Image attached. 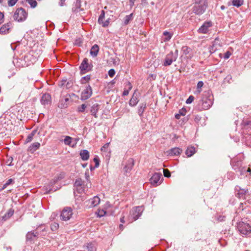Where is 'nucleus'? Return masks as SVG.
<instances>
[{"label": "nucleus", "mask_w": 251, "mask_h": 251, "mask_svg": "<svg viewBox=\"0 0 251 251\" xmlns=\"http://www.w3.org/2000/svg\"><path fill=\"white\" fill-rule=\"evenodd\" d=\"M13 181V179L10 178V179H9L2 186V187H1V188L0 189V191H1L2 190H4V189H5L6 188V187L10 184L11 183H12V182Z\"/></svg>", "instance_id": "obj_37"}, {"label": "nucleus", "mask_w": 251, "mask_h": 251, "mask_svg": "<svg viewBox=\"0 0 251 251\" xmlns=\"http://www.w3.org/2000/svg\"><path fill=\"white\" fill-rule=\"evenodd\" d=\"M134 165V161L133 159L130 158L127 161V164L124 168V172L126 173H129L132 169Z\"/></svg>", "instance_id": "obj_14"}, {"label": "nucleus", "mask_w": 251, "mask_h": 251, "mask_svg": "<svg viewBox=\"0 0 251 251\" xmlns=\"http://www.w3.org/2000/svg\"><path fill=\"white\" fill-rule=\"evenodd\" d=\"M94 161L95 163V168H97L99 166V159L97 157L94 158Z\"/></svg>", "instance_id": "obj_52"}, {"label": "nucleus", "mask_w": 251, "mask_h": 251, "mask_svg": "<svg viewBox=\"0 0 251 251\" xmlns=\"http://www.w3.org/2000/svg\"><path fill=\"white\" fill-rule=\"evenodd\" d=\"M27 16V13L22 7L17 8L13 15V19L18 22L25 20Z\"/></svg>", "instance_id": "obj_2"}, {"label": "nucleus", "mask_w": 251, "mask_h": 251, "mask_svg": "<svg viewBox=\"0 0 251 251\" xmlns=\"http://www.w3.org/2000/svg\"><path fill=\"white\" fill-rule=\"evenodd\" d=\"M178 113L180 114L181 116H184L186 114V110L185 109H182L181 110H179Z\"/></svg>", "instance_id": "obj_56"}, {"label": "nucleus", "mask_w": 251, "mask_h": 251, "mask_svg": "<svg viewBox=\"0 0 251 251\" xmlns=\"http://www.w3.org/2000/svg\"><path fill=\"white\" fill-rule=\"evenodd\" d=\"M80 155L83 160H87L89 158V152L87 150H84L80 151Z\"/></svg>", "instance_id": "obj_22"}, {"label": "nucleus", "mask_w": 251, "mask_h": 251, "mask_svg": "<svg viewBox=\"0 0 251 251\" xmlns=\"http://www.w3.org/2000/svg\"><path fill=\"white\" fill-rule=\"evenodd\" d=\"M81 186H84V183H83V181L80 178L76 179L75 182V187H79Z\"/></svg>", "instance_id": "obj_35"}, {"label": "nucleus", "mask_w": 251, "mask_h": 251, "mask_svg": "<svg viewBox=\"0 0 251 251\" xmlns=\"http://www.w3.org/2000/svg\"><path fill=\"white\" fill-rule=\"evenodd\" d=\"M115 74V71L113 69H111L109 70V71H108V75L110 77H113L114 75Z\"/></svg>", "instance_id": "obj_51"}, {"label": "nucleus", "mask_w": 251, "mask_h": 251, "mask_svg": "<svg viewBox=\"0 0 251 251\" xmlns=\"http://www.w3.org/2000/svg\"><path fill=\"white\" fill-rule=\"evenodd\" d=\"M194 100V96H189V97L188 98V99L186 100V103L187 104H190L192 102V101Z\"/></svg>", "instance_id": "obj_50"}, {"label": "nucleus", "mask_w": 251, "mask_h": 251, "mask_svg": "<svg viewBox=\"0 0 251 251\" xmlns=\"http://www.w3.org/2000/svg\"><path fill=\"white\" fill-rule=\"evenodd\" d=\"M231 54V53H230V51H226L224 54V58L228 59L230 57Z\"/></svg>", "instance_id": "obj_54"}, {"label": "nucleus", "mask_w": 251, "mask_h": 251, "mask_svg": "<svg viewBox=\"0 0 251 251\" xmlns=\"http://www.w3.org/2000/svg\"><path fill=\"white\" fill-rule=\"evenodd\" d=\"M72 137L68 136H66L64 140L65 144L66 145L71 146V144L72 143Z\"/></svg>", "instance_id": "obj_36"}, {"label": "nucleus", "mask_w": 251, "mask_h": 251, "mask_svg": "<svg viewBox=\"0 0 251 251\" xmlns=\"http://www.w3.org/2000/svg\"><path fill=\"white\" fill-rule=\"evenodd\" d=\"M213 46L211 47L210 48L209 51L211 53H213L215 51V50H213Z\"/></svg>", "instance_id": "obj_63"}, {"label": "nucleus", "mask_w": 251, "mask_h": 251, "mask_svg": "<svg viewBox=\"0 0 251 251\" xmlns=\"http://www.w3.org/2000/svg\"><path fill=\"white\" fill-rule=\"evenodd\" d=\"M38 233L37 231H29L27 232L26 238L27 241H32L35 238L37 237Z\"/></svg>", "instance_id": "obj_17"}, {"label": "nucleus", "mask_w": 251, "mask_h": 251, "mask_svg": "<svg viewBox=\"0 0 251 251\" xmlns=\"http://www.w3.org/2000/svg\"><path fill=\"white\" fill-rule=\"evenodd\" d=\"M33 136L32 135H31L30 134H29L28 135V136L27 137V138L25 141V143H27L31 142L33 140Z\"/></svg>", "instance_id": "obj_47"}, {"label": "nucleus", "mask_w": 251, "mask_h": 251, "mask_svg": "<svg viewBox=\"0 0 251 251\" xmlns=\"http://www.w3.org/2000/svg\"><path fill=\"white\" fill-rule=\"evenodd\" d=\"M36 132H37V130L34 129V130H33L31 132L30 134H31V135H32V136L34 137V136L35 135V134H36Z\"/></svg>", "instance_id": "obj_62"}, {"label": "nucleus", "mask_w": 251, "mask_h": 251, "mask_svg": "<svg viewBox=\"0 0 251 251\" xmlns=\"http://www.w3.org/2000/svg\"><path fill=\"white\" fill-rule=\"evenodd\" d=\"M97 214H98V216L99 217H101L103 216L106 214V211L102 209L99 210L97 212Z\"/></svg>", "instance_id": "obj_41"}, {"label": "nucleus", "mask_w": 251, "mask_h": 251, "mask_svg": "<svg viewBox=\"0 0 251 251\" xmlns=\"http://www.w3.org/2000/svg\"><path fill=\"white\" fill-rule=\"evenodd\" d=\"M86 247L88 251H96V247L94 243H87Z\"/></svg>", "instance_id": "obj_28"}, {"label": "nucleus", "mask_w": 251, "mask_h": 251, "mask_svg": "<svg viewBox=\"0 0 251 251\" xmlns=\"http://www.w3.org/2000/svg\"><path fill=\"white\" fill-rule=\"evenodd\" d=\"M251 172V169L250 168H248L247 170L244 168V169L243 170L244 174H245L246 173H250V174Z\"/></svg>", "instance_id": "obj_58"}, {"label": "nucleus", "mask_w": 251, "mask_h": 251, "mask_svg": "<svg viewBox=\"0 0 251 251\" xmlns=\"http://www.w3.org/2000/svg\"><path fill=\"white\" fill-rule=\"evenodd\" d=\"M69 100V98H65L63 100H62L59 104L58 106L61 108H65L67 107L66 102Z\"/></svg>", "instance_id": "obj_27"}, {"label": "nucleus", "mask_w": 251, "mask_h": 251, "mask_svg": "<svg viewBox=\"0 0 251 251\" xmlns=\"http://www.w3.org/2000/svg\"><path fill=\"white\" fill-rule=\"evenodd\" d=\"M196 152L195 148L194 147H188L185 153L188 157L192 156Z\"/></svg>", "instance_id": "obj_24"}, {"label": "nucleus", "mask_w": 251, "mask_h": 251, "mask_svg": "<svg viewBox=\"0 0 251 251\" xmlns=\"http://www.w3.org/2000/svg\"><path fill=\"white\" fill-rule=\"evenodd\" d=\"M73 215L72 209L70 207H65L61 212L60 215L61 220L68 221L70 219Z\"/></svg>", "instance_id": "obj_5"}, {"label": "nucleus", "mask_w": 251, "mask_h": 251, "mask_svg": "<svg viewBox=\"0 0 251 251\" xmlns=\"http://www.w3.org/2000/svg\"><path fill=\"white\" fill-rule=\"evenodd\" d=\"M128 86H129V90H125L124 92H123V95L124 96H127L129 94V90H130L132 88V86H131V85L130 83H128Z\"/></svg>", "instance_id": "obj_46"}, {"label": "nucleus", "mask_w": 251, "mask_h": 251, "mask_svg": "<svg viewBox=\"0 0 251 251\" xmlns=\"http://www.w3.org/2000/svg\"><path fill=\"white\" fill-rule=\"evenodd\" d=\"M212 26L211 22H206L199 28L198 32L200 33L205 34L208 31V29Z\"/></svg>", "instance_id": "obj_10"}, {"label": "nucleus", "mask_w": 251, "mask_h": 251, "mask_svg": "<svg viewBox=\"0 0 251 251\" xmlns=\"http://www.w3.org/2000/svg\"><path fill=\"white\" fill-rule=\"evenodd\" d=\"M66 0H60V2L59 4L60 6H63L64 5L65 1Z\"/></svg>", "instance_id": "obj_59"}, {"label": "nucleus", "mask_w": 251, "mask_h": 251, "mask_svg": "<svg viewBox=\"0 0 251 251\" xmlns=\"http://www.w3.org/2000/svg\"><path fill=\"white\" fill-rule=\"evenodd\" d=\"M51 100V97L49 94H44L41 99V102L43 105L49 104Z\"/></svg>", "instance_id": "obj_16"}, {"label": "nucleus", "mask_w": 251, "mask_h": 251, "mask_svg": "<svg viewBox=\"0 0 251 251\" xmlns=\"http://www.w3.org/2000/svg\"><path fill=\"white\" fill-rule=\"evenodd\" d=\"M99 109V105L98 103L93 104L90 110L91 114L93 115L95 118H97V113Z\"/></svg>", "instance_id": "obj_20"}, {"label": "nucleus", "mask_w": 251, "mask_h": 251, "mask_svg": "<svg viewBox=\"0 0 251 251\" xmlns=\"http://www.w3.org/2000/svg\"><path fill=\"white\" fill-rule=\"evenodd\" d=\"M104 12L103 10L101 11V13L100 14L99 19H98V22L99 23H102L101 22V19H104Z\"/></svg>", "instance_id": "obj_49"}, {"label": "nucleus", "mask_w": 251, "mask_h": 251, "mask_svg": "<svg viewBox=\"0 0 251 251\" xmlns=\"http://www.w3.org/2000/svg\"><path fill=\"white\" fill-rule=\"evenodd\" d=\"M182 152V150L179 148H174L168 151V154L171 156L179 155Z\"/></svg>", "instance_id": "obj_15"}, {"label": "nucleus", "mask_w": 251, "mask_h": 251, "mask_svg": "<svg viewBox=\"0 0 251 251\" xmlns=\"http://www.w3.org/2000/svg\"><path fill=\"white\" fill-rule=\"evenodd\" d=\"M9 30L10 24H4L0 28V33L1 34H6L9 33Z\"/></svg>", "instance_id": "obj_19"}, {"label": "nucleus", "mask_w": 251, "mask_h": 251, "mask_svg": "<svg viewBox=\"0 0 251 251\" xmlns=\"http://www.w3.org/2000/svg\"><path fill=\"white\" fill-rule=\"evenodd\" d=\"M136 0H129L130 6H133Z\"/></svg>", "instance_id": "obj_60"}, {"label": "nucleus", "mask_w": 251, "mask_h": 251, "mask_svg": "<svg viewBox=\"0 0 251 251\" xmlns=\"http://www.w3.org/2000/svg\"><path fill=\"white\" fill-rule=\"evenodd\" d=\"M181 50L184 54L186 55L189 53L190 49L187 46H183Z\"/></svg>", "instance_id": "obj_39"}, {"label": "nucleus", "mask_w": 251, "mask_h": 251, "mask_svg": "<svg viewBox=\"0 0 251 251\" xmlns=\"http://www.w3.org/2000/svg\"><path fill=\"white\" fill-rule=\"evenodd\" d=\"M12 161H13V158L10 157L7 160V161H6V163L7 165L11 166V165H12L11 163H12Z\"/></svg>", "instance_id": "obj_53"}, {"label": "nucleus", "mask_w": 251, "mask_h": 251, "mask_svg": "<svg viewBox=\"0 0 251 251\" xmlns=\"http://www.w3.org/2000/svg\"><path fill=\"white\" fill-rule=\"evenodd\" d=\"M146 108V102L142 103L141 104V105L139 108V109H138V114H139V116H141L142 115Z\"/></svg>", "instance_id": "obj_31"}, {"label": "nucleus", "mask_w": 251, "mask_h": 251, "mask_svg": "<svg viewBox=\"0 0 251 251\" xmlns=\"http://www.w3.org/2000/svg\"><path fill=\"white\" fill-rule=\"evenodd\" d=\"M203 85V82L202 81H200L198 82L197 85V92L198 94H200L201 91V87Z\"/></svg>", "instance_id": "obj_34"}, {"label": "nucleus", "mask_w": 251, "mask_h": 251, "mask_svg": "<svg viewBox=\"0 0 251 251\" xmlns=\"http://www.w3.org/2000/svg\"><path fill=\"white\" fill-rule=\"evenodd\" d=\"M248 190L245 189H241L239 191L238 194L240 197H242L243 195H245Z\"/></svg>", "instance_id": "obj_44"}, {"label": "nucleus", "mask_w": 251, "mask_h": 251, "mask_svg": "<svg viewBox=\"0 0 251 251\" xmlns=\"http://www.w3.org/2000/svg\"><path fill=\"white\" fill-rule=\"evenodd\" d=\"M59 86H65L67 89L70 88L72 86L71 82H67L66 79H63L61 82L59 84Z\"/></svg>", "instance_id": "obj_25"}, {"label": "nucleus", "mask_w": 251, "mask_h": 251, "mask_svg": "<svg viewBox=\"0 0 251 251\" xmlns=\"http://www.w3.org/2000/svg\"><path fill=\"white\" fill-rule=\"evenodd\" d=\"M86 107H87L86 105H85V104H82V105H81L80 106H79L78 107V111L79 112H82L85 110V109Z\"/></svg>", "instance_id": "obj_43"}, {"label": "nucleus", "mask_w": 251, "mask_h": 251, "mask_svg": "<svg viewBox=\"0 0 251 251\" xmlns=\"http://www.w3.org/2000/svg\"><path fill=\"white\" fill-rule=\"evenodd\" d=\"M144 208L142 206H137L133 208L130 212V218L132 221H135L142 215Z\"/></svg>", "instance_id": "obj_4"}, {"label": "nucleus", "mask_w": 251, "mask_h": 251, "mask_svg": "<svg viewBox=\"0 0 251 251\" xmlns=\"http://www.w3.org/2000/svg\"><path fill=\"white\" fill-rule=\"evenodd\" d=\"M100 24H101L102 26L106 27L107 26L109 25V21L106 20L105 22H102V23H99Z\"/></svg>", "instance_id": "obj_55"}, {"label": "nucleus", "mask_w": 251, "mask_h": 251, "mask_svg": "<svg viewBox=\"0 0 251 251\" xmlns=\"http://www.w3.org/2000/svg\"><path fill=\"white\" fill-rule=\"evenodd\" d=\"M163 35L164 36V42H167V41H169L172 37V34L167 31H165L163 33Z\"/></svg>", "instance_id": "obj_29"}, {"label": "nucleus", "mask_w": 251, "mask_h": 251, "mask_svg": "<svg viewBox=\"0 0 251 251\" xmlns=\"http://www.w3.org/2000/svg\"><path fill=\"white\" fill-rule=\"evenodd\" d=\"M3 18H4L3 14L2 12H0V24L3 22Z\"/></svg>", "instance_id": "obj_57"}, {"label": "nucleus", "mask_w": 251, "mask_h": 251, "mask_svg": "<svg viewBox=\"0 0 251 251\" xmlns=\"http://www.w3.org/2000/svg\"><path fill=\"white\" fill-rule=\"evenodd\" d=\"M32 8H35L37 5V2L36 0H25Z\"/></svg>", "instance_id": "obj_32"}, {"label": "nucleus", "mask_w": 251, "mask_h": 251, "mask_svg": "<svg viewBox=\"0 0 251 251\" xmlns=\"http://www.w3.org/2000/svg\"><path fill=\"white\" fill-rule=\"evenodd\" d=\"M18 0H8V5L9 6H14L18 1Z\"/></svg>", "instance_id": "obj_42"}, {"label": "nucleus", "mask_w": 251, "mask_h": 251, "mask_svg": "<svg viewBox=\"0 0 251 251\" xmlns=\"http://www.w3.org/2000/svg\"><path fill=\"white\" fill-rule=\"evenodd\" d=\"M163 174L165 177H169L171 176L170 172L167 169H163Z\"/></svg>", "instance_id": "obj_45"}, {"label": "nucleus", "mask_w": 251, "mask_h": 251, "mask_svg": "<svg viewBox=\"0 0 251 251\" xmlns=\"http://www.w3.org/2000/svg\"><path fill=\"white\" fill-rule=\"evenodd\" d=\"M176 56H174L173 53L172 52L168 54L165 60L163 65L165 66L170 65L173 61H176Z\"/></svg>", "instance_id": "obj_11"}, {"label": "nucleus", "mask_w": 251, "mask_h": 251, "mask_svg": "<svg viewBox=\"0 0 251 251\" xmlns=\"http://www.w3.org/2000/svg\"><path fill=\"white\" fill-rule=\"evenodd\" d=\"M92 94V90L90 85H88L82 92L81 94V100H84L89 99Z\"/></svg>", "instance_id": "obj_7"}, {"label": "nucleus", "mask_w": 251, "mask_h": 251, "mask_svg": "<svg viewBox=\"0 0 251 251\" xmlns=\"http://www.w3.org/2000/svg\"><path fill=\"white\" fill-rule=\"evenodd\" d=\"M109 143H107L104 144L101 148V151L105 153V155L106 156H110V150L109 149Z\"/></svg>", "instance_id": "obj_21"}, {"label": "nucleus", "mask_w": 251, "mask_h": 251, "mask_svg": "<svg viewBox=\"0 0 251 251\" xmlns=\"http://www.w3.org/2000/svg\"><path fill=\"white\" fill-rule=\"evenodd\" d=\"M162 174L160 173H155L150 178V183L153 186H156L161 184Z\"/></svg>", "instance_id": "obj_6"}, {"label": "nucleus", "mask_w": 251, "mask_h": 251, "mask_svg": "<svg viewBox=\"0 0 251 251\" xmlns=\"http://www.w3.org/2000/svg\"><path fill=\"white\" fill-rule=\"evenodd\" d=\"M137 91L135 90L132 95V98L129 101V104L131 106H135L137 103L139 101L138 99V94L137 93Z\"/></svg>", "instance_id": "obj_13"}, {"label": "nucleus", "mask_w": 251, "mask_h": 251, "mask_svg": "<svg viewBox=\"0 0 251 251\" xmlns=\"http://www.w3.org/2000/svg\"><path fill=\"white\" fill-rule=\"evenodd\" d=\"M206 7V0H195V5L193 8V11L197 15H201Z\"/></svg>", "instance_id": "obj_1"}, {"label": "nucleus", "mask_w": 251, "mask_h": 251, "mask_svg": "<svg viewBox=\"0 0 251 251\" xmlns=\"http://www.w3.org/2000/svg\"><path fill=\"white\" fill-rule=\"evenodd\" d=\"M224 218H225V217H220L218 218V220L220 221H224Z\"/></svg>", "instance_id": "obj_64"}, {"label": "nucleus", "mask_w": 251, "mask_h": 251, "mask_svg": "<svg viewBox=\"0 0 251 251\" xmlns=\"http://www.w3.org/2000/svg\"><path fill=\"white\" fill-rule=\"evenodd\" d=\"M243 0H233L232 4L234 6L239 7L243 4Z\"/></svg>", "instance_id": "obj_33"}, {"label": "nucleus", "mask_w": 251, "mask_h": 251, "mask_svg": "<svg viewBox=\"0 0 251 251\" xmlns=\"http://www.w3.org/2000/svg\"><path fill=\"white\" fill-rule=\"evenodd\" d=\"M40 146V144L38 142H35L31 144L28 148V150L31 152H34L38 150Z\"/></svg>", "instance_id": "obj_23"}, {"label": "nucleus", "mask_w": 251, "mask_h": 251, "mask_svg": "<svg viewBox=\"0 0 251 251\" xmlns=\"http://www.w3.org/2000/svg\"><path fill=\"white\" fill-rule=\"evenodd\" d=\"M59 227V224L56 223H53L51 225L50 228L52 231H55Z\"/></svg>", "instance_id": "obj_40"}, {"label": "nucleus", "mask_w": 251, "mask_h": 251, "mask_svg": "<svg viewBox=\"0 0 251 251\" xmlns=\"http://www.w3.org/2000/svg\"><path fill=\"white\" fill-rule=\"evenodd\" d=\"M212 104V100L210 99H203L201 100L202 108L204 110L209 109L211 106Z\"/></svg>", "instance_id": "obj_12"}, {"label": "nucleus", "mask_w": 251, "mask_h": 251, "mask_svg": "<svg viewBox=\"0 0 251 251\" xmlns=\"http://www.w3.org/2000/svg\"><path fill=\"white\" fill-rule=\"evenodd\" d=\"M99 51V47L98 45L95 44L90 50V53L93 57H96Z\"/></svg>", "instance_id": "obj_18"}, {"label": "nucleus", "mask_w": 251, "mask_h": 251, "mask_svg": "<svg viewBox=\"0 0 251 251\" xmlns=\"http://www.w3.org/2000/svg\"><path fill=\"white\" fill-rule=\"evenodd\" d=\"M133 18V14L131 13L128 15H126L124 19V23L125 25H127L132 20Z\"/></svg>", "instance_id": "obj_26"}, {"label": "nucleus", "mask_w": 251, "mask_h": 251, "mask_svg": "<svg viewBox=\"0 0 251 251\" xmlns=\"http://www.w3.org/2000/svg\"><path fill=\"white\" fill-rule=\"evenodd\" d=\"M91 76L90 75H87L83 77L81 79V83H85L86 82L90 79Z\"/></svg>", "instance_id": "obj_38"}, {"label": "nucleus", "mask_w": 251, "mask_h": 251, "mask_svg": "<svg viewBox=\"0 0 251 251\" xmlns=\"http://www.w3.org/2000/svg\"><path fill=\"white\" fill-rule=\"evenodd\" d=\"M237 227L238 230L242 234L248 235L251 233V227L248 224L240 222L238 224Z\"/></svg>", "instance_id": "obj_3"}, {"label": "nucleus", "mask_w": 251, "mask_h": 251, "mask_svg": "<svg viewBox=\"0 0 251 251\" xmlns=\"http://www.w3.org/2000/svg\"><path fill=\"white\" fill-rule=\"evenodd\" d=\"M88 60L87 58H85L81 65H80V69L84 73L91 71L92 69V65L88 63Z\"/></svg>", "instance_id": "obj_9"}, {"label": "nucleus", "mask_w": 251, "mask_h": 251, "mask_svg": "<svg viewBox=\"0 0 251 251\" xmlns=\"http://www.w3.org/2000/svg\"><path fill=\"white\" fill-rule=\"evenodd\" d=\"M76 187V191L79 193H81L83 192H84V186H79V187Z\"/></svg>", "instance_id": "obj_48"}, {"label": "nucleus", "mask_w": 251, "mask_h": 251, "mask_svg": "<svg viewBox=\"0 0 251 251\" xmlns=\"http://www.w3.org/2000/svg\"><path fill=\"white\" fill-rule=\"evenodd\" d=\"M238 166H239V164L237 163V164H234L233 165L232 168L236 172H240V175H244L243 170L244 169V168L241 167H239Z\"/></svg>", "instance_id": "obj_30"}, {"label": "nucleus", "mask_w": 251, "mask_h": 251, "mask_svg": "<svg viewBox=\"0 0 251 251\" xmlns=\"http://www.w3.org/2000/svg\"><path fill=\"white\" fill-rule=\"evenodd\" d=\"M181 115L180 114H179V113H177L175 115V118L176 119H179L180 118V117H181Z\"/></svg>", "instance_id": "obj_61"}, {"label": "nucleus", "mask_w": 251, "mask_h": 251, "mask_svg": "<svg viewBox=\"0 0 251 251\" xmlns=\"http://www.w3.org/2000/svg\"><path fill=\"white\" fill-rule=\"evenodd\" d=\"M100 202V199L98 196H95L93 198L85 202L86 205L88 208L93 207L98 205Z\"/></svg>", "instance_id": "obj_8"}]
</instances>
